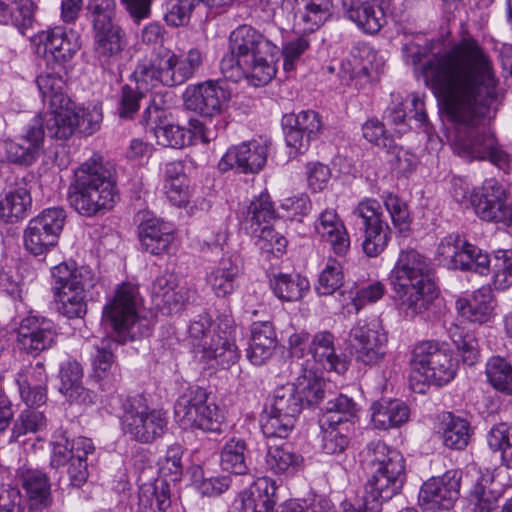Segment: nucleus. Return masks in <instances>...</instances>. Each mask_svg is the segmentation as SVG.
<instances>
[{
  "label": "nucleus",
  "instance_id": "864d4df0",
  "mask_svg": "<svg viewBox=\"0 0 512 512\" xmlns=\"http://www.w3.org/2000/svg\"><path fill=\"white\" fill-rule=\"evenodd\" d=\"M488 382L497 391L512 395V365L500 356L491 357L486 364Z\"/></svg>",
  "mask_w": 512,
  "mask_h": 512
},
{
  "label": "nucleus",
  "instance_id": "f8f14e48",
  "mask_svg": "<svg viewBox=\"0 0 512 512\" xmlns=\"http://www.w3.org/2000/svg\"><path fill=\"white\" fill-rule=\"evenodd\" d=\"M470 205L475 214L483 221L501 223L510 226L512 223V204L509 203V191L495 178L483 181L475 187L470 195Z\"/></svg>",
  "mask_w": 512,
  "mask_h": 512
},
{
  "label": "nucleus",
  "instance_id": "423d86ee",
  "mask_svg": "<svg viewBox=\"0 0 512 512\" xmlns=\"http://www.w3.org/2000/svg\"><path fill=\"white\" fill-rule=\"evenodd\" d=\"M458 362L445 344L435 340L417 343L411 357V388L423 393L426 384L443 386L456 376Z\"/></svg>",
  "mask_w": 512,
  "mask_h": 512
},
{
  "label": "nucleus",
  "instance_id": "c9c22d12",
  "mask_svg": "<svg viewBox=\"0 0 512 512\" xmlns=\"http://www.w3.org/2000/svg\"><path fill=\"white\" fill-rule=\"evenodd\" d=\"M459 313L470 322L483 324L488 322L494 312V296L489 285L476 290L471 300L459 299L456 302Z\"/></svg>",
  "mask_w": 512,
  "mask_h": 512
},
{
  "label": "nucleus",
  "instance_id": "a211bd4d",
  "mask_svg": "<svg viewBox=\"0 0 512 512\" xmlns=\"http://www.w3.org/2000/svg\"><path fill=\"white\" fill-rule=\"evenodd\" d=\"M93 51L102 68L114 73L127 46L124 29L117 23L92 28Z\"/></svg>",
  "mask_w": 512,
  "mask_h": 512
},
{
  "label": "nucleus",
  "instance_id": "7c9ffc66",
  "mask_svg": "<svg viewBox=\"0 0 512 512\" xmlns=\"http://www.w3.org/2000/svg\"><path fill=\"white\" fill-rule=\"evenodd\" d=\"M277 483L269 477L258 478L241 494L243 512H274L277 502Z\"/></svg>",
  "mask_w": 512,
  "mask_h": 512
},
{
  "label": "nucleus",
  "instance_id": "f704fd0d",
  "mask_svg": "<svg viewBox=\"0 0 512 512\" xmlns=\"http://www.w3.org/2000/svg\"><path fill=\"white\" fill-rule=\"evenodd\" d=\"M277 345L276 332L271 322H254L247 357L254 365H262L273 355Z\"/></svg>",
  "mask_w": 512,
  "mask_h": 512
},
{
  "label": "nucleus",
  "instance_id": "69168bd1",
  "mask_svg": "<svg viewBox=\"0 0 512 512\" xmlns=\"http://www.w3.org/2000/svg\"><path fill=\"white\" fill-rule=\"evenodd\" d=\"M282 123L288 126L293 124L302 130L308 139H315L323 130L321 116L314 110L301 111L298 114H286L282 118Z\"/></svg>",
  "mask_w": 512,
  "mask_h": 512
},
{
  "label": "nucleus",
  "instance_id": "58836bf2",
  "mask_svg": "<svg viewBox=\"0 0 512 512\" xmlns=\"http://www.w3.org/2000/svg\"><path fill=\"white\" fill-rule=\"evenodd\" d=\"M36 84L42 100L48 108H62L74 102L67 94V84L62 75L54 72H43L36 78Z\"/></svg>",
  "mask_w": 512,
  "mask_h": 512
},
{
  "label": "nucleus",
  "instance_id": "9d476101",
  "mask_svg": "<svg viewBox=\"0 0 512 512\" xmlns=\"http://www.w3.org/2000/svg\"><path fill=\"white\" fill-rule=\"evenodd\" d=\"M348 341L358 363L372 367L386 356L388 337L378 318L358 320L349 332Z\"/></svg>",
  "mask_w": 512,
  "mask_h": 512
},
{
  "label": "nucleus",
  "instance_id": "aec40b11",
  "mask_svg": "<svg viewBox=\"0 0 512 512\" xmlns=\"http://www.w3.org/2000/svg\"><path fill=\"white\" fill-rule=\"evenodd\" d=\"M169 113L156 104L148 105L142 114L140 123L146 131L151 132L158 145L171 148H182L186 142L187 130L173 124L169 120Z\"/></svg>",
  "mask_w": 512,
  "mask_h": 512
},
{
  "label": "nucleus",
  "instance_id": "37998d69",
  "mask_svg": "<svg viewBox=\"0 0 512 512\" xmlns=\"http://www.w3.org/2000/svg\"><path fill=\"white\" fill-rule=\"evenodd\" d=\"M270 287L278 299L293 302L303 298L310 284L300 274L279 273L270 279Z\"/></svg>",
  "mask_w": 512,
  "mask_h": 512
},
{
  "label": "nucleus",
  "instance_id": "ea45409f",
  "mask_svg": "<svg viewBox=\"0 0 512 512\" xmlns=\"http://www.w3.org/2000/svg\"><path fill=\"white\" fill-rule=\"evenodd\" d=\"M409 416L408 406L400 400L376 402L372 406V422L377 429L400 427L408 421Z\"/></svg>",
  "mask_w": 512,
  "mask_h": 512
},
{
  "label": "nucleus",
  "instance_id": "09e8293b",
  "mask_svg": "<svg viewBox=\"0 0 512 512\" xmlns=\"http://www.w3.org/2000/svg\"><path fill=\"white\" fill-rule=\"evenodd\" d=\"M246 442L239 438H231L221 450L220 464L223 470L236 475H245L249 468L246 462Z\"/></svg>",
  "mask_w": 512,
  "mask_h": 512
},
{
  "label": "nucleus",
  "instance_id": "cd10ccee",
  "mask_svg": "<svg viewBox=\"0 0 512 512\" xmlns=\"http://www.w3.org/2000/svg\"><path fill=\"white\" fill-rule=\"evenodd\" d=\"M138 236L143 250L156 256L167 253L174 240L172 227L154 217L139 224Z\"/></svg>",
  "mask_w": 512,
  "mask_h": 512
},
{
  "label": "nucleus",
  "instance_id": "8fccbe9b",
  "mask_svg": "<svg viewBox=\"0 0 512 512\" xmlns=\"http://www.w3.org/2000/svg\"><path fill=\"white\" fill-rule=\"evenodd\" d=\"M91 287L93 285H80L56 292L60 313L70 319L83 317L87 312L86 291Z\"/></svg>",
  "mask_w": 512,
  "mask_h": 512
},
{
  "label": "nucleus",
  "instance_id": "e2e57ef3",
  "mask_svg": "<svg viewBox=\"0 0 512 512\" xmlns=\"http://www.w3.org/2000/svg\"><path fill=\"white\" fill-rule=\"evenodd\" d=\"M198 3V0H166L163 19L171 27L185 26Z\"/></svg>",
  "mask_w": 512,
  "mask_h": 512
},
{
  "label": "nucleus",
  "instance_id": "052dcab7",
  "mask_svg": "<svg viewBox=\"0 0 512 512\" xmlns=\"http://www.w3.org/2000/svg\"><path fill=\"white\" fill-rule=\"evenodd\" d=\"M253 236L257 238L256 246L268 260L271 256L278 258L285 252L287 247L286 238L275 231L271 225L263 226V229Z\"/></svg>",
  "mask_w": 512,
  "mask_h": 512
},
{
  "label": "nucleus",
  "instance_id": "f03ea898",
  "mask_svg": "<svg viewBox=\"0 0 512 512\" xmlns=\"http://www.w3.org/2000/svg\"><path fill=\"white\" fill-rule=\"evenodd\" d=\"M277 46L250 25H240L229 36L230 53L220 61L222 75L232 82L246 79L254 87L268 84L276 74Z\"/></svg>",
  "mask_w": 512,
  "mask_h": 512
},
{
  "label": "nucleus",
  "instance_id": "4468645a",
  "mask_svg": "<svg viewBox=\"0 0 512 512\" xmlns=\"http://www.w3.org/2000/svg\"><path fill=\"white\" fill-rule=\"evenodd\" d=\"M442 261L451 268L486 275L490 271V258L482 249L466 241L460 234L445 236L437 248Z\"/></svg>",
  "mask_w": 512,
  "mask_h": 512
},
{
  "label": "nucleus",
  "instance_id": "39448f33",
  "mask_svg": "<svg viewBox=\"0 0 512 512\" xmlns=\"http://www.w3.org/2000/svg\"><path fill=\"white\" fill-rule=\"evenodd\" d=\"M67 199L72 208L86 217L105 213L114 207L118 191L101 155L94 154L75 169Z\"/></svg>",
  "mask_w": 512,
  "mask_h": 512
},
{
  "label": "nucleus",
  "instance_id": "338daca9",
  "mask_svg": "<svg viewBox=\"0 0 512 512\" xmlns=\"http://www.w3.org/2000/svg\"><path fill=\"white\" fill-rule=\"evenodd\" d=\"M343 285V272L340 263L329 258L319 275L315 289L319 295H331Z\"/></svg>",
  "mask_w": 512,
  "mask_h": 512
},
{
  "label": "nucleus",
  "instance_id": "f257e3e1",
  "mask_svg": "<svg viewBox=\"0 0 512 512\" xmlns=\"http://www.w3.org/2000/svg\"><path fill=\"white\" fill-rule=\"evenodd\" d=\"M427 86L442 97L453 122L468 128L456 135L454 152L468 160L485 161L496 144L490 123L501 104L493 62L472 36L432 54L421 67Z\"/></svg>",
  "mask_w": 512,
  "mask_h": 512
},
{
  "label": "nucleus",
  "instance_id": "c85d7f7f",
  "mask_svg": "<svg viewBox=\"0 0 512 512\" xmlns=\"http://www.w3.org/2000/svg\"><path fill=\"white\" fill-rule=\"evenodd\" d=\"M44 139L41 121L32 123L26 134L17 141L6 143V155L9 161L20 165H31L37 158Z\"/></svg>",
  "mask_w": 512,
  "mask_h": 512
},
{
  "label": "nucleus",
  "instance_id": "603ef678",
  "mask_svg": "<svg viewBox=\"0 0 512 512\" xmlns=\"http://www.w3.org/2000/svg\"><path fill=\"white\" fill-rule=\"evenodd\" d=\"M270 407L274 409V413H283L296 420L303 410L297 386L294 383H287L276 388Z\"/></svg>",
  "mask_w": 512,
  "mask_h": 512
},
{
  "label": "nucleus",
  "instance_id": "a19ab883",
  "mask_svg": "<svg viewBox=\"0 0 512 512\" xmlns=\"http://www.w3.org/2000/svg\"><path fill=\"white\" fill-rule=\"evenodd\" d=\"M303 463V457L287 445L269 446L265 456L267 470L278 475H292L303 467Z\"/></svg>",
  "mask_w": 512,
  "mask_h": 512
},
{
  "label": "nucleus",
  "instance_id": "774afa93",
  "mask_svg": "<svg viewBox=\"0 0 512 512\" xmlns=\"http://www.w3.org/2000/svg\"><path fill=\"white\" fill-rule=\"evenodd\" d=\"M297 392L302 398L303 409L319 404L325 397L324 382L312 377H299L294 383Z\"/></svg>",
  "mask_w": 512,
  "mask_h": 512
},
{
  "label": "nucleus",
  "instance_id": "0e129e2a",
  "mask_svg": "<svg viewBox=\"0 0 512 512\" xmlns=\"http://www.w3.org/2000/svg\"><path fill=\"white\" fill-rule=\"evenodd\" d=\"M492 282L497 290H506L512 286V250H497L493 260Z\"/></svg>",
  "mask_w": 512,
  "mask_h": 512
},
{
  "label": "nucleus",
  "instance_id": "4d7b16f0",
  "mask_svg": "<svg viewBox=\"0 0 512 512\" xmlns=\"http://www.w3.org/2000/svg\"><path fill=\"white\" fill-rule=\"evenodd\" d=\"M47 419L43 412L31 408L23 410L14 421L9 442H17L27 433H36L46 427Z\"/></svg>",
  "mask_w": 512,
  "mask_h": 512
},
{
  "label": "nucleus",
  "instance_id": "b1692460",
  "mask_svg": "<svg viewBox=\"0 0 512 512\" xmlns=\"http://www.w3.org/2000/svg\"><path fill=\"white\" fill-rule=\"evenodd\" d=\"M342 9L344 17L368 35H376L387 23L382 6L370 0H342Z\"/></svg>",
  "mask_w": 512,
  "mask_h": 512
},
{
  "label": "nucleus",
  "instance_id": "ddd939ff",
  "mask_svg": "<svg viewBox=\"0 0 512 512\" xmlns=\"http://www.w3.org/2000/svg\"><path fill=\"white\" fill-rule=\"evenodd\" d=\"M352 215L359 221L363 232V252L368 257H377L386 249L392 232L383 219L380 203L376 199L365 198L353 209Z\"/></svg>",
  "mask_w": 512,
  "mask_h": 512
},
{
  "label": "nucleus",
  "instance_id": "5701e85b",
  "mask_svg": "<svg viewBox=\"0 0 512 512\" xmlns=\"http://www.w3.org/2000/svg\"><path fill=\"white\" fill-rule=\"evenodd\" d=\"M35 38L44 45L48 62L60 67H65L80 49L79 36L73 30L67 31L60 26L41 31Z\"/></svg>",
  "mask_w": 512,
  "mask_h": 512
},
{
  "label": "nucleus",
  "instance_id": "4be33fe9",
  "mask_svg": "<svg viewBox=\"0 0 512 512\" xmlns=\"http://www.w3.org/2000/svg\"><path fill=\"white\" fill-rule=\"evenodd\" d=\"M235 326L229 318L218 324L217 332H214L209 341L202 343V358L207 361L214 360L217 365L227 369L235 364L240 353L233 338Z\"/></svg>",
  "mask_w": 512,
  "mask_h": 512
},
{
  "label": "nucleus",
  "instance_id": "412c9836",
  "mask_svg": "<svg viewBox=\"0 0 512 512\" xmlns=\"http://www.w3.org/2000/svg\"><path fill=\"white\" fill-rule=\"evenodd\" d=\"M268 146L257 141L243 142L230 147L218 163L219 170L238 173H258L267 161Z\"/></svg>",
  "mask_w": 512,
  "mask_h": 512
},
{
  "label": "nucleus",
  "instance_id": "f3484780",
  "mask_svg": "<svg viewBox=\"0 0 512 512\" xmlns=\"http://www.w3.org/2000/svg\"><path fill=\"white\" fill-rule=\"evenodd\" d=\"M57 336L53 321L45 317L27 316L17 329V344L21 351L37 356L53 347Z\"/></svg>",
  "mask_w": 512,
  "mask_h": 512
},
{
  "label": "nucleus",
  "instance_id": "bb28decb",
  "mask_svg": "<svg viewBox=\"0 0 512 512\" xmlns=\"http://www.w3.org/2000/svg\"><path fill=\"white\" fill-rule=\"evenodd\" d=\"M383 119L390 125L406 127V120L414 119L420 126L428 122L425 105L422 99L417 95H412L411 99H403L400 94H391V103L383 113Z\"/></svg>",
  "mask_w": 512,
  "mask_h": 512
},
{
  "label": "nucleus",
  "instance_id": "4c0bfd02",
  "mask_svg": "<svg viewBox=\"0 0 512 512\" xmlns=\"http://www.w3.org/2000/svg\"><path fill=\"white\" fill-rule=\"evenodd\" d=\"M295 22L303 32H314L332 15L333 0H300Z\"/></svg>",
  "mask_w": 512,
  "mask_h": 512
},
{
  "label": "nucleus",
  "instance_id": "c756f323",
  "mask_svg": "<svg viewBox=\"0 0 512 512\" xmlns=\"http://www.w3.org/2000/svg\"><path fill=\"white\" fill-rule=\"evenodd\" d=\"M41 121L44 135L48 137L67 140L77 130V117L75 116V103L63 105L62 108H48L43 117L33 119Z\"/></svg>",
  "mask_w": 512,
  "mask_h": 512
},
{
  "label": "nucleus",
  "instance_id": "49530a36",
  "mask_svg": "<svg viewBox=\"0 0 512 512\" xmlns=\"http://www.w3.org/2000/svg\"><path fill=\"white\" fill-rule=\"evenodd\" d=\"M32 208V197L26 188L9 192L0 200V220L7 223L17 222L27 216Z\"/></svg>",
  "mask_w": 512,
  "mask_h": 512
},
{
  "label": "nucleus",
  "instance_id": "6e6d98bb",
  "mask_svg": "<svg viewBox=\"0 0 512 512\" xmlns=\"http://www.w3.org/2000/svg\"><path fill=\"white\" fill-rule=\"evenodd\" d=\"M295 422L294 418L283 413H274V409L270 407L261 416L260 426L267 438H287L294 429Z\"/></svg>",
  "mask_w": 512,
  "mask_h": 512
},
{
  "label": "nucleus",
  "instance_id": "e433bc0d",
  "mask_svg": "<svg viewBox=\"0 0 512 512\" xmlns=\"http://www.w3.org/2000/svg\"><path fill=\"white\" fill-rule=\"evenodd\" d=\"M16 478L32 505L50 504V482L44 472L23 467L17 470Z\"/></svg>",
  "mask_w": 512,
  "mask_h": 512
},
{
  "label": "nucleus",
  "instance_id": "2f4dec72",
  "mask_svg": "<svg viewBox=\"0 0 512 512\" xmlns=\"http://www.w3.org/2000/svg\"><path fill=\"white\" fill-rule=\"evenodd\" d=\"M334 336L329 331L316 333L310 344V353L314 360L327 371L344 374L348 370L349 362L345 356L336 352Z\"/></svg>",
  "mask_w": 512,
  "mask_h": 512
},
{
  "label": "nucleus",
  "instance_id": "6ab92c4d",
  "mask_svg": "<svg viewBox=\"0 0 512 512\" xmlns=\"http://www.w3.org/2000/svg\"><path fill=\"white\" fill-rule=\"evenodd\" d=\"M405 480V473L372 471V475L365 484L363 504L356 512H380L383 503L400 494Z\"/></svg>",
  "mask_w": 512,
  "mask_h": 512
},
{
  "label": "nucleus",
  "instance_id": "bf43d9fd",
  "mask_svg": "<svg viewBox=\"0 0 512 512\" xmlns=\"http://www.w3.org/2000/svg\"><path fill=\"white\" fill-rule=\"evenodd\" d=\"M146 98L144 90L136 85L129 84L122 86L117 103V115L123 120H132L138 113L142 101Z\"/></svg>",
  "mask_w": 512,
  "mask_h": 512
},
{
  "label": "nucleus",
  "instance_id": "1a4fd4ad",
  "mask_svg": "<svg viewBox=\"0 0 512 512\" xmlns=\"http://www.w3.org/2000/svg\"><path fill=\"white\" fill-rule=\"evenodd\" d=\"M208 399L205 389H191L176 401L175 416L185 428H197L206 433L220 435L226 430L227 424L218 406Z\"/></svg>",
  "mask_w": 512,
  "mask_h": 512
},
{
  "label": "nucleus",
  "instance_id": "9b49d317",
  "mask_svg": "<svg viewBox=\"0 0 512 512\" xmlns=\"http://www.w3.org/2000/svg\"><path fill=\"white\" fill-rule=\"evenodd\" d=\"M66 217L63 208L51 207L30 219L23 235L26 251L35 257L45 256L57 245Z\"/></svg>",
  "mask_w": 512,
  "mask_h": 512
},
{
  "label": "nucleus",
  "instance_id": "5fc2aeb1",
  "mask_svg": "<svg viewBox=\"0 0 512 512\" xmlns=\"http://www.w3.org/2000/svg\"><path fill=\"white\" fill-rule=\"evenodd\" d=\"M489 448L501 453V462L507 468H512V426L500 423L491 428L487 434Z\"/></svg>",
  "mask_w": 512,
  "mask_h": 512
},
{
  "label": "nucleus",
  "instance_id": "393cba45",
  "mask_svg": "<svg viewBox=\"0 0 512 512\" xmlns=\"http://www.w3.org/2000/svg\"><path fill=\"white\" fill-rule=\"evenodd\" d=\"M315 233L327 242L338 256H345L350 249V237L337 211L323 210L314 222Z\"/></svg>",
  "mask_w": 512,
  "mask_h": 512
},
{
  "label": "nucleus",
  "instance_id": "0eeeda50",
  "mask_svg": "<svg viewBox=\"0 0 512 512\" xmlns=\"http://www.w3.org/2000/svg\"><path fill=\"white\" fill-rule=\"evenodd\" d=\"M122 431L131 440L151 444L167 431L168 416L161 409L149 408L141 395L129 396L121 401Z\"/></svg>",
  "mask_w": 512,
  "mask_h": 512
},
{
  "label": "nucleus",
  "instance_id": "72a5a7b5",
  "mask_svg": "<svg viewBox=\"0 0 512 512\" xmlns=\"http://www.w3.org/2000/svg\"><path fill=\"white\" fill-rule=\"evenodd\" d=\"M83 369L79 362L70 360L60 369L59 391L71 402L81 405L93 403V393L82 385Z\"/></svg>",
  "mask_w": 512,
  "mask_h": 512
},
{
  "label": "nucleus",
  "instance_id": "680f3d73",
  "mask_svg": "<svg viewBox=\"0 0 512 512\" xmlns=\"http://www.w3.org/2000/svg\"><path fill=\"white\" fill-rule=\"evenodd\" d=\"M175 61L171 65L175 85H181L192 78L202 64V54L196 49H190L183 59L174 52Z\"/></svg>",
  "mask_w": 512,
  "mask_h": 512
},
{
  "label": "nucleus",
  "instance_id": "dca6fc26",
  "mask_svg": "<svg viewBox=\"0 0 512 512\" xmlns=\"http://www.w3.org/2000/svg\"><path fill=\"white\" fill-rule=\"evenodd\" d=\"M174 61V52L160 46L155 50L151 59L142 60L137 64L133 72L136 85L142 90H149L160 85L176 86L171 70Z\"/></svg>",
  "mask_w": 512,
  "mask_h": 512
},
{
  "label": "nucleus",
  "instance_id": "6e6552de",
  "mask_svg": "<svg viewBox=\"0 0 512 512\" xmlns=\"http://www.w3.org/2000/svg\"><path fill=\"white\" fill-rule=\"evenodd\" d=\"M186 107L198 113L202 118L210 120L216 134L224 132L229 123L228 102L230 92L219 81L208 80L187 87L184 95Z\"/></svg>",
  "mask_w": 512,
  "mask_h": 512
},
{
  "label": "nucleus",
  "instance_id": "de8ad7c7",
  "mask_svg": "<svg viewBox=\"0 0 512 512\" xmlns=\"http://www.w3.org/2000/svg\"><path fill=\"white\" fill-rule=\"evenodd\" d=\"M275 217V210L269 194L261 193L257 198L251 201L247 208L244 219L245 229L252 235L257 234L263 229V226L270 225Z\"/></svg>",
  "mask_w": 512,
  "mask_h": 512
},
{
  "label": "nucleus",
  "instance_id": "a18cd8bd",
  "mask_svg": "<svg viewBox=\"0 0 512 512\" xmlns=\"http://www.w3.org/2000/svg\"><path fill=\"white\" fill-rule=\"evenodd\" d=\"M471 435L472 429L466 419L451 413L443 418L441 438L447 448L463 450L468 445Z\"/></svg>",
  "mask_w": 512,
  "mask_h": 512
},
{
  "label": "nucleus",
  "instance_id": "c03bdc74",
  "mask_svg": "<svg viewBox=\"0 0 512 512\" xmlns=\"http://www.w3.org/2000/svg\"><path fill=\"white\" fill-rule=\"evenodd\" d=\"M51 274L54 294L80 285H94L93 275L89 269L84 267L78 269L65 262L54 266Z\"/></svg>",
  "mask_w": 512,
  "mask_h": 512
},
{
  "label": "nucleus",
  "instance_id": "7ed1b4c3",
  "mask_svg": "<svg viewBox=\"0 0 512 512\" xmlns=\"http://www.w3.org/2000/svg\"><path fill=\"white\" fill-rule=\"evenodd\" d=\"M391 284L397 308L408 319L430 311L439 296L429 259L412 248L400 252Z\"/></svg>",
  "mask_w": 512,
  "mask_h": 512
},
{
  "label": "nucleus",
  "instance_id": "13d9d810",
  "mask_svg": "<svg viewBox=\"0 0 512 512\" xmlns=\"http://www.w3.org/2000/svg\"><path fill=\"white\" fill-rule=\"evenodd\" d=\"M382 199L394 228L400 234L408 232L410 230L411 218L407 203L391 192L384 194Z\"/></svg>",
  "mask_w": 512,
  "mask_h": 512
},
{
  "label": "nucleus",
  "instance_id": "2eb2a0df",
  "mask_svg": "<svg viewBox=\"0 0 512 512\" xmlns=\"http://www.w3.org/2000/svg\"><path fill=\"white\" fill-rule=\"evenodd\" d=\"M461 476L456 470H449L440 477H432L421 486L419 505L428 511L448 510L459 497Z\"/></svg>",
  "mask_w": 512,
  "mask_h": 512
},
{
  "label": "nucleus",
  "instance_id": "473e14b6",
  "mask_svg": "<svg viewBox=\"0 0 512 512\" xmlns=\"http://www.w3.org/2000/svg\"><path fill=\"white\" fill-rule=\"evenodd\" d=\"M364 460L372 471L405 473V460L400 451L380 440L372 441L366 446Z\"/></svg>",
  "mask_w": 512,
  "mask_h": 512
},
{
  "label": "nucleus",
  "instance_id": "79ce46f5",
  "mask_svg": "<svg viewBox=\"0 0 512 512\" xmlns=\"http://www.w3.org/2000/svg\"><path fill=\"white\" fill-rule=\"evenodd\" d=\"M321 449L327 455H341L350 444V437L341 425V418L334 416L320 420Z\"/></svg>",
  "mask_w": 512,
  "mask_h": 512
},
{
  "label": "nucleus",
  "instance_id": "3c124183",
  "mask_svg": "<svg viewBox=\"0 0 512 512\" xmlns=\"http://www.w3.org/2000/svg\"><path fill=\"white\" fill-rule=\"evenodd\" d=\"M170 495L169 483L163 479H156L140 485L139 504L150 508L155 505L159 512H165L171 505Z\"/></svg>",
  "mask_w": 512,
  "mask_h": 512
},
{
  "label": "nucleus",
  "instance_id": "20e7f679",
  "mask_svg": "<svg viewBox=\"0 0 512 512\" xmlns=\"http://www.w3.org/2000/svg\"><path fill=\"white\" fill-rule=\"evenodd\" d=\"M140 296L137 286L131 283H122L115 291V295L104 307L102 321L109 326L117 337L105 338L101 345L96 346L92 365L94 376L102 380L108 377L114 367L113 351L119 344L125 343L128 338H134V326L138 321L137 308Z\"/></svg>",
  "mask_w": 512,
  "mask_h": 512
},
{
  "label": "nucleus",
  "instance_id": "a878e982",
  "mask_svg": "<svg viewBox=\"0 0 512 512\" xmlns=\"http://www.w3.org/2000/svg\"><path fill=\"white\" fill-rule=\"evenodd\" d=\"M242 265L237 255L223 256L206 276V283L217 297H227L237 288Z\"/></svg>",
  "mask_w": 512,
  "mask_h": 512
}]
</instances>
